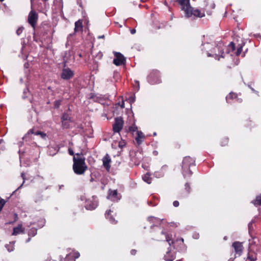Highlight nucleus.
Wrapping results in <instances>:
<instances>
[{
	"label": "nucleus",
	"mask_w": 261,
	"mask_h": 261,
	"mask_svg": "<svg viewBox=\"0 0 261 261\" xmlns=\"http://www.w3.org/2000/svg\"><path fill=\"white\" fill-rule=\"evenodd\" d=\"M155 240L158 241H166L170 247L177 251L181 250L185 247L183 238H175L174 235L163 230L161 232L160 236L156 237Z\"/></svg>",
	"instance_id": "nucleus-1"
},
{
	"label": "nucleus",
	"mask_w": 261,
	"mask_h": 261,
	"mask_svg": "<svg viewBox=\"0 0 261 261\" xmlns=\"http://www.w3.org/2000/svg\"><path fill=\"white\" fill-rule=\"evenodd\" d=\"M180 5L181 10L184 11L185 16L187 18L192 17L202 18L205 16L204 10L195 9L190 4V0H176Z\"/></svg>",
	"instance_id": "nucleus-2"
},
{
	"label": "nucleus",
	"mask_w": 261,
	"mask_h": 261,
	"mask_svg": "<svg viewBox=\"0 0 261 261\" xmlns=\"http://www.w3.org/2000/svg\"><path fill=\"white\" fill-rule=\"evenodd\" d=\"M226 50L227 54L234 51L236 50V45L233 42H231L227 47L225 46L223 43H219L211 50V53H208V57H212L218 60L220 58H224V50Z\"/></svg>",
	"instance_id": "nucleus-3"
},
{
	"label": "nucleus",
	"mask_w": 261,
	"mask_h": 261,
	"mask_svg": "<svg viewBox=\"0 0 261 261\" xmlns=\"http://www.w3.org/2000/svg\"><path fill=\"white\" fill-rule=\"evenodd\" d=\"M72 169L74 172L77 175L84 174L88 169V166L85 163V157H75L73 158Z\"/></svg>",
	"instance_id": "nucleus-4"
},
{
	"label": "nucleus",
	"mask_w": 261,
	"mask_h": 261,
	"mask_svg": "<svg viewBox=\"0 0 261 261\" xmlns=\"http://www.w3.org/2000/svg\"><path fill=\"white\" fill-rule=\"evenodd\" d=\"M195 160L194 159L189 156H185L182 162V174L185 177L189 176L192 175V172L190 168L195 166Z\"/></svg>",
	"instance_id": "nucleus-5"
},
{
	"label": "nucleus",
	"mask_w": 261,
	"mask_h": 261,
	"mask_svg": "<svg viewBox=\"0 0 261 261\" xmlns=\"http://www.w3.org/2000/svg\"><path fill=\"white\" fill-rule=\"evenodd\" d=\"M148 82L151 84H157L161 83L160 73L158 70H152L147 77Z\"/></svg>",
	"instance_id": "nucleus-6"
},
{
	"label": "nucleus",
	"mask_w": 261,
	"mask_h": 261,
	"mask_svg": "<svg viewBox=\"0 0 261 261\" xmlns=\"http://www.w3.org/2000/svg\"><path fill=\"white\" fill-rule=\"evenodd\" d=\"M38 20V13L35 10H32L28 15V22L31 25V27L33 28L34 30L35 29Z\"/></svg>",
	"instance_id": "nucleus-7"
},
{
	"label": "nucleus",
	"mask_w": 261,
	"mask_h": 261,
	"mask_svg": "<svg viewBox=\"0 0 261 261\" xmlns=\"http://www.w3.org/2000/svg\"><path fill=\"white\" fill-rule=\"evenodd\" d=\"M98 205V201L97 197L93 196L91 198L87 199L85 201V207L88 210H93L96 208Z\"/></svg>",
	"instance_id": "nucleus-8"
},
{
	"label": "nucleus",
	"mask_w": 261,
	"mask_h": 261,
	"mask_svg": "<svg viewBox=\"0 0 261 261\" xmlns=\"http://www.w3.org/2000/svg\"><path fill=\"white\" fill-rule=\"evenodd\" d=\"M115 58L113 60V63L116 66L124 65L126 63V59L120 53H114Z\"/></svg>",
	"instance_id": "nucleus-9"
},
{
	"label": "nucleus",
	"mask_w": 261,
	"mask_h": 261,
	"mask_svg": "<svg viewBox=\"0 0 261 261\" xmlns=\"http://www.w3.org/2000/svg\"><path fill=\"white\" fill-rule=\"evenodd\" d=\"M124 121L122 117H117L113 125V130L115 133H119L122 129Z\"/></svg>",
	"instance_id": "nucleus-10"
},
{
	"label": "nucleus",
	"mask_w": 261,
	"mask_h": 261,
	"mask_svg": "<svg viewBox=\"0 0 261 261\" xmlns=\"http://www.w3.org/2000/svg\"><path fill=\"white\" fill-rule=\"evenodd\" d=\"M74 76V71L69 68H64L61 74V77L65 80H69Z\"/></svg>",
	"instance_id": "nucleus-11"
},
{
	"label": "nucleus",
	"mask_w": 261,
	"mask_h": 261,
	"mask_svg": "<svg viewBox=\"0 0 261 261\" xmlns=\"http://www.w3.org/2000/svg\"><path fill=\"white\" fill-rule=\"evenodd\" d=\"M191 188L189 183L187 182L185 185V190L180 192L178 194V198H184L187 197L190 193Z\"/></svg>",
	"instance_id": "nucleus-12"
},
{
	"label": "nucleus",
	"mask_w": 261,
	"mask_h": 261,
	"mask_svg": "<svg viewBox=\"0 0 261 261\" xmlns=\"http://www.w3.org/2000/svg\"><path fill=\"white\" fill-rule=\"evenodd\" d=\"M175 258V252L169 246L168 250L164 255V259L166 261H173Z\"/></svg>",
	"instance_id": "nucleus-13"
},
{
	"label": "nucleus",
	"mask_w": 261,
	"mask_h": 261,
	"mask_svg": "<svg viewBox=\"0 0 261 261\" xmlns=\"http://www.w3.org/2000/svg\"><path fill=\"white\" fill-rule=\"evenodd\" d=\"M111 162V159L110 155L108 154H107L102 159V164L105 168L106 169L107 171H109L111 165L110 163Z\"/></svg>",
	"instance_id": "nucleus-14"
},
{
	"label": "nucleus",
	"mask_w": 261,
	"mask_h": 261,
	"mask_svg": "<svg viewBox=\"0 0 261 261\" xmlns=\"http://www.w3.org/2000/svg\"><path fill=\"white\" fill-rule=\"evenodd\" d=\"M232 247L234 248L237 254L241 255L243 251V246L242 243L240 242H234L232 243Z\"/></svg>",
	"instance_id": "nucleus-15"
},
{
	"label": "nucleus",
	"mask_w": 261,
	"mask_h": 261,
	"mask_svg": "<svg viewBox=\"0 0 261 261\" xmlns=\"http://www.w3.org/2000/svg\"><path fill=\"white\" fill-rule=\"evenodd\" d=\"M136 134L137 135L135 137V140L138 145H139L142 143L144 139L145 138V136L141 130H137Z\"/></svg>",
	"instance_id": "nucleus-16"
},
{
	"label": "nucleus",
	"mask_w": 261,
	"mask_h": 261,
	"mask_svg": "<svg viewBox=\"0 0 261 261\" xmlns=\"http://www.w3.org/2000/svg\"><path fill=\"white\" fill-rule=\"evenodd\" d=\"M71 56V51L69 50L65 51L64 53L62 58L64 63V67L67 66V63L69 62Z\"/></svg>",
	"instance_id": "nucleus-17"
},
{
	"label": "nucleus",
	"mask_w": 261,
	"mask_h": 261,
	"mask_svg": "<svg viewBox=\"0 0 261 261\" xmlns=\"http://www.w3.org/2000/svg\"><path fill=\"white\" fill-rule=\"evenodd\" d=\"M119 194L118 193L117 190H109L108 192V197L109 198L113 199V200H119L120 198V196H118Z\"/></svg>",
	"instance_id": "nucleus-18"
},
{
	"label": "nucleus",
	"mask_w": 261,
	"mask_h": 261,
	"mask_svg": "<svg viewBox=\"0 0 261 261\" xmlns=\"http://www.w3.org/2000/svg\"><path fill=\"white\" fill-rule=\"evenodd\" d=\"M28 133L29 134H34L35 135H37V136L39 135L41 137V138L42 139H45V138L46 137V134L45 133L40 131V130L35 131L34 128L30 129L29 130Z\"/></svg>",
	"instance_id": "nucleus-19"
},
{
	"label": "nucleus",
	"mask_w": 261,
	"mask_h": 261,
	"mask_svg": "<svg viewBox=\"0 0 261 261\" xmlns=\"http://www.w3.org/2000/svg\"><path fill=\"white\" fill-rule=\"evenodd\" d=\"M24 232V229L22 228L21 224H19L17 227H14L12 235L17 236L19 233H22Z\"/></svg>",
	"instance_id": "nucleus-20"
},
{
	"label": "nucleus",
	"mask_w": 261,
	"mask_h": 261,
	"mask_svg": "<svg viewBox=\"0 0 261 261\" xmlns=\"http://www.w3.org/2000/svg\"><path fill=\"white\" fill-rule=\"evenodd\" d=\"M238 96H239V94H237L236 93L231 92L229 93L228 95H227L226 96V100L227 103H231V100H236V98H237Z\"/></svg>",
	"instance_id": "nucleus-21"
},
{
	"label": "nucleus",
	"mask_w": 261,
	"mask_h": 261,
	"mask_svg": "<svg viewBox=\"0 0 261 261\" xmlns=\"http://www.w3.org/2000/svg\"><path fill=\"white\" fill-rule=\"evenodd\" d=\"M112 212V211L109 210L108 211H107L105 213L106 217L108 219L110 222L113 224H116L117 223V221L115 219V218L110 215V213Z\"/></svg>",
	"instance_id": "nucleus-22"
},
{
	"label": "nucleus",
	"mask_w": 261,
	"mask_h": 261,
	"mask_svg": "<svg viewBox=\"0 0 261 261\" xmlns=\"http://www.w3.org/2000/svg\"><path fill=\"white\" fill-rule=\"evenodd\" d=\"M247 259L249 261H256L257 260V254L254 251H249L247 255Z\"/></svg>",
	"instance_id": "nucleus-23"
},
{
	"label": "nucleus",
	"mask_w": 261,
	"mask_h": 261,
	"mask_svg": "<svg viewBox=\"0 0 261 261\" xmlns=\"http://www.w3.org/2000/svg\"><path fill=\"white\" fill-rule=\"evenodd\" d=\"M83 23L82 21L80 20L75 22L74 32H77L79 31H82L83 30Z\"/></svg>",
	"instance_id": "nucleus-24"
},
{
	"label": "nucleus",
	"mask_w": 261,
	"mask_h": 261,
	"mask_svg": "<svg viewBox=\"0 0 261 261\" xmlns=\"http://www.w3.org/2000/svg\"><path fill=\"white\" fill-rule=\"evenodd\" d=\"M252 202L255 206L261 205V195L257 196Z\"/></svg>",
	"instance_id": "nucleus-25"
},
{
	"label": "nucleus",
	"mask_w": 261,
	"mask_h": 261,
	"mask_svg": "<svg viewBox=\"0 0 261 261\" xmlns=\"http://www.w3.org/2000/svg\"><path fill=\"white\" fill-rule=\"evenodd\" d=\"M77 257L75 256L74 254H69L65 257L64 261H75V258Z\"/></svg>",
	"instance_id": "nucleus-26"
},
{
	"label": "nucleus",
	"mask_w": 261,
	"mask_h": 261,
	"mask_svg": "<svg viewBox=\"0 0 261 261\" xmlns=\"http://www.w3.org/2000/svg\"><path fill=\"white\" fill-rule=\"evenodd\" d=\"M72 122L71 121H64L61 120L62 127L63 129H67L70 127V123Z\"/></svg>",
	"instance_id": "nucleus-27"
},
{
	"label": "nucleus",
	"mask_w": 261,
	"mask_h": 261,
	"mask_svg": "<svg viewBox=\"0 0 261 261\" xmlns=\"http://www.w3.org/2000/svg\"><path fill=\"white\" fill-rule=\"evenodd\" d=\"M229 138L227 137H223L220 141V145L222 146H225L228 145Z\"/></svg>",
	"instance_id": "nucleus-28"
},
{
	"label": "nucleus",
	"mask_w": 261,
	"mask_h": 261,
	"mask_svg": "<svg viewBox=\"0 0 261 261\" xmlns=\"http://www.w3.org/2000/svg\"><path fill=\"white\" fill-rule=\"evenodd\" d=\"M61 119V120H64V121H71L72 120L71 117L70 116V115L66 113H64L63 114Z\"/></svg>",
	"instance_id": "nucleus-29"
},
{
	"label": "nucleus",
	"mask_w": 261,
	"mask_h": 261,
	"mask_svg": "<svg viewBox=\"0 0 261 261\" xmlns=\"http://www.w3.org/2000/svg\"><path fill=\"white\" fill-rule=\"evenodd\" d=\"M243 45L239 44L237 46V50L235 53L236 56H239L242 51Z\"/></svg>",
	"instance_id": "nucleus-30"
},
{
	"label": "nucleus",
	"mask_w": 261,
	"mask_h": 261,
	"mask_svg": "<svg viewBox=\"0 0 261 261\" xmlns=\"http://www.w3.org/2000/svg\"><path fill=\"white\" fill-rule=\"evenodd\" d=\"M137 130H138V127L135 124H134L128 127V132H129L133 133L135 132H137Z\"/></svg>",
	"instance_id": "nucleus-31"
},
{
	"label": "nucleus",
	"mask_w": 261,
	"mask_h": 261,
	"mask_svg": "<svg viewBox=\"0 0 261 261\" xmlns=\"http://www.w3.org/2000/svg\"><path fill=\"white\" fill-rule=\"evenodd\" d=\"M143 180L147 182L148 184H150L151 182V179L149 177V174L148 173L146 174L143 177Z\"/></svg>",
	"instance_id": "nucleus-32"
},
{
	"label": "nucleus",
	"mask_w": 261,
	"mask_h": 261,
	"mask_svg": "<svg viewBox=\"0 0 261 261\" xmlns=\"http://www.w3.org/2000/svg\"><path fill=\"white\" fill-rule=\"evenodd\" d=\"M49 149H50V151H51L52 149H54V152L53 153L52 155H54L56 154L59 151L60 147L58 146H56V147L50 146Z\"/></svg>",
	"instance_id": "nucleus-33"
},
{
	"label": "nucleus",
	"mask_w": 261,
	"mask_h": 261,
	"mask_svg": "<svg viewBox=\"0 0 261 261\" xmlns=\"http://www.w3.org/2000/svg\"><path fill=\"white\" fill-rule=\"evenodd\" d=\"M24 30V28L23 27H19L17 30H16V34L18 35V36H19L20 35L23 31Z\"/></svg>",
	"instance_id": "nucleus-34"
},
{
	"label": "nucleus",
	"mask_w": 261,
	"mask_h": 261,
	"mask_svg": "<svg viewBox=\"0 0 261 261\" xmlns=\"http://www.w3.org/2000/svg\"><path fill=\"white\" fill-rule=\"evenodd\" d=\"M68 153L70 155H74V151H73V150L70 148H68Z\"/></svg>",
	"instance_id": "nucleus-35"
},
{
	"label": "nucleus",
	"mask_w": 261,
	"mask_h": 261,
	"mask_svg": "<svg viewBox=\"0 0 261 261\" xmlns=\"http://www.w3.org/2000/svg\"><path fill=\"white\" fill-rule=\"evenodd\" d=\"M173 205L174 207H178L179 205V203L177 200H175L173 202Z\"/></svg>",
	"instance_id": "nucleus-36"
},
{
	"label": "nucleus",
	"mask_w": 261,
	"mask_h": 261,
	"mask_svg": "<svg viewBox=\"0 0 261 261\" xmlns=\"http://www.w3.org/2000/svg\"><path fill=\"white\" fill-rule=\"evenodd\" d=\"M235 101L237 102L241 103L243 101V99L242 98L239 97V96H238Z\"/></svg>",
	"instance_id": "nucleus-37"
},
{
	"label": "nucleus",
	"mask_w": 261,
	"mask_h": 261,
	"mask_svg": "<svg viewBox=\"0 0 261 261\" xmlns=\"http://www.w3.org/2000/svg\"><path fill=\"white\" fill-rule=\"evenodd\" d=\"M60 105V101H56L55 102V107L57 108H58Z\"/></svg>",
	"instance_id": "nucleus-38"
},
{
	"label": "nucleus",
	"mask_w": 261,
	"mask_h": 261,
	"mask_svg": "<svg viewBox=\"0 0 261 261\" xmlns=\"http://www.w3.org/2000/svg\"><path fill=\"white\" fill-rule=\"evenodd\" d=\"M137 251L136 249H132L130 251V253L133 255H135L136 254Z\"/></svg>",
	"instance_id": "nucleus-39"
},
{
	"label": "nucleus",
	"mask_w": 261,
	"mask_h": 261,
	"mask_svg": "<svg viewBox=\"0 0 261 261\" xmlns=\"http://www.w3.org/2000/svg\"><path fill=\"white\" fill-rule=\"evenodd\" d=\"M102 56H103V55H102V53H101V52L98 53V54H97V57L99 59H101V58H102Z\"/></svg>",
	"instance_id": "nucleus-40"
},
{
	"label": "nucleus",
	"mask_w": 261,
	"mask_h": 261,
	"mask_svg": "<svg viewBox=\"0 0 261 261\" xmlns=\"http://www.w3.org/2000/svg\"><path fill=\"white\" fill-rule=\"evenodd\" d=\"M9 245H8L7 246H6V247H7V249H8V250L9 251H12L13 250V248H14V246L13 245V246H11V249H9Z\"/></svg>",
	"instance_id": "nucleus-41"
},
{
	"label": "nucleus",
	"mask_w": 261,
	"mask_h": 261,
	"mask_svg": "<svg viewBox=\"0 0 261 261\" xmlns=\"http://www.w3.org/2000/svg\"><path fill=\"white\" fill-rule=\"evenodd\" d=\"M130 33L132 34H134L136 33V30L135 29H133L130 30Z\"/></svg>",
	"instance_id": "nucleus-42"
},
{
	"label": "nucleus",
	"mask_w": 261,
	"mask_h": 261,
	"mask_svg": "<svg viewBox=\"0 0 261 261\" xmlns=\"http://www.w3.org/2000/svg\"><path fill=\"white\" fill-rule=\"evenodd\" d=\"M120 105V107L121 108H124V102L123 101H122V103Z\"/></svg>",
	"instance_id": "nucleus-43"
},
{
	"label": "nucleus",
	"mask_w": 261,
	"mask_h": 261,
	"mask_svg": "<svg viewBox=\"0 0 261 261\" xmlns=\"http://www.w3.org/2000/svg\"><path fill=\"white\" fill-rule=\"evenodd\" d=\"M153 154L154 155H158V151H155H155H153Z\"/></svg>",
	"instance_id": "nucleus-44"
},
{
	"label": "nucleus",
	"mask_w": 261,
	"mask_h": 261,
	"mask_svg": "<svg viewBox=\"0 0 261 261\" xmlns=\"http://www.w3.org/2000/svg\"><path fill=\"white\" fill-rule=\"evenodd\" d=\"M75 155L77 156V158H80V157H82L81 156V154L77 153H76Z\"/></svg>",
	"instance_id": "nucleus-45"
},
{
	"label": "nucleus",
	"mask_w": 261,
	"mask_h": 261,
	"mask_svg": "<svg viewBox=\"0 0 261 261\" xmlns=\"http://www.w3.org/2000/svg\"><path fill=\"white\" fill-rule=\"evenodd\" d=\"M98 38H105V36L104 35L99 36H98Z\"/></svg>",
	"instance_id": "nucleus-46"
},
{
	"label": "nucleus",
	"mask_w": 261,
	"mask_h": 261,
	"mask_svg": "<svg viewBox=\"0 0 261 261\" xmlns=\"http://www.w3.org/2000/svg\"><path fill=\"white\" fill-rule=\"evenodd\" d=\"M21 176H22L23 178L24 179V174H23V173H22Z\"/></svg>",
	"instance_id": "nucleus-47"
},
{
	"label": "nucleus",
	"mask_w": 261,
	"mask_h": 261,
	"mask_svg": "<svg viewBox=\"0 0 261 261\" xmlns=\"http://www.w3.org/2000/svg\"><path fill=\"white\" fill-rule=\"evenodd\" d=\"M93 180V178H91V179H90V181H92Z\"/></svg>",
	"instance_id": "nucleus-48"
},
{
	"label": "nucleus",
	"mask_w": 261,
	"mask_h": 261,
	"mask_svg": "<svg viewBox=\"0 0 261 261\" xmlns=\"http://www.w3.org/2000/svg\"><path fill=\"white\" fill-rule=\"evenodd\" d=\"M79 57H82V55H81V54H79Z\"/></svg>",
	"instance_id": "nucleus-49"
},
{
	"label": "nucleus",
	"mask_w": 261,
	"mask_h": 261,
	"mask_svg": "<svg viewBox=\"0 0 261 261\" xmlns=\"http://www.w3.org/2000/svg\"><path fill=\"white\" fill-rule=\"evenodd\" d=\"M51 151L54 152V149H52L51 151L49 150V152H50Z\"/></svg>",
	"instance_id": "nucleus-50"
},
{
	"label": "nucleus",
	"mask_w": 261,
	"mask_h": 261,
	"mask_svg": "<svg viewBox=\"0 0 261 261\" xmlns=\"http://www.w3.org/2000/svg\"><path fill=\"white\" fill-rule=\"evenodd\" d=\"M250 225H249V226H248L249 229H250Z\"/></svg>",
	"instance_id": "nucleus-51"
},
{
	"label": "nucleus",
	"mask_w": 261,
	"mask_h": 261,
	"mask_svg": "<svg viewBox=\"0 0 261 261\" xmlns=\"http://www.w3.org/2000/svg\"><path fill=\"white\" fill-rule=\"evenodd\" d=\"M4 0H0V2H3Z\"/></svg>",
	"instance_id": "nucleus-52"
},
{
	"label": "nucleus",
	"mask_w": 261,
	"mask_h": 261,
	"mask_svg": "<svg viewBox=\"0 0 261 261\" xmlns=\"http://www.w3.org/2000/svg\"><path fill=\"white\" fill-rule=\"evenodd\" d=\"M48 1V0H43V1H44V2H46V1Z\"/></svg>",
	"instance_id": "nucleus-53"
},
{
	"label": "nucleus",
	"mask_w": 261,
	"mask_h": 261,
	"mask_svg": "<svg viewBox=\"0 0 261 261\" xmlns=\"http://www.w3.org/2000/svg\"><path fill=\"white\" fill-rule=\"evenodd\" d=\"M93 98V96H91L90 97V98Z\"/></svg>",
	"instance_id": "nucleus-54"
},
{
	"label": "nucleus",
	"mask_w": 261,
	"mask_h": 261,
	"mask_svg": "<svg viewBox=\"0 0 261 261\" xmlns=\"http://www.w3.org/2000/svg\"><path fill=\"white\" fill-rule=\"evenodd\" d=\"M260 38H261V36H260Z\"/></svg>",
	"instance_id": "nucleus-55"
}]
</instances>
